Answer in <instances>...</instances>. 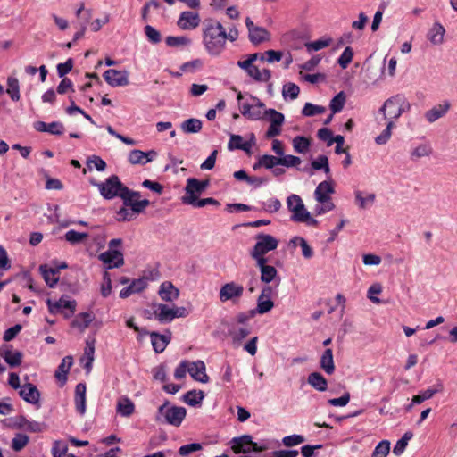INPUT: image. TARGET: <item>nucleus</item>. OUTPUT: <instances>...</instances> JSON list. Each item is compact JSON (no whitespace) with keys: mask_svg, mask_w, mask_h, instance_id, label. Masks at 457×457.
I'll return each instance as SVG.
<instances>
[{"mask_svg":"<svg viewBox=\"0 0 457 457\" xmlns=\"http://www.w3.org/2000/svg\"><path fill=\"white\" fill-rule=\"evenodd\" d=\"M293 147L296 153L304 154L310 147V141L303 136H297L293 139Z\"/></svg>","mask_w":457,"mask_h":457,"instance_id":"3c124183","label":"nucleus"},{"mask_svg":"<svg viewBox=\"0 0 457 457\" xmlns=\"http://www.w3.org/2000/svg\"><path fill=\"white\" fill-rule=\"evenodd\" d=\"M124 195H121L123 205L129 206L136 213H141L144 210L150 205V201L147 199L139 200L140 193L137 191L130 190L126 187L124 189Z\"/></svg>","mask_w":457,"mask_h":457,"instance_id":"423d86ee","label":"nucleus"},{"mask_svg":"<svg viewBox=\"0 0 457 457\" xmlns=\"http://www.w3.org/2000/svg\"><path fill=\"white\" fill-rule=\"evenodd\" d=\"M412 436H413L412 432H411V431L405 432L403 434V436H402V438H400L395 445V446L393 448L394 454H395L396 456L401 455L404 452V450L408 445V442L412 438Z\"/></svg>","mask_w":457,"mask_h":457,"instance_id":"49530a36","label":"nucleus"},{"mask_svg":"<svg viewBox=\"0 0 457 457\" xmlns=\"http://www.w3.org/2000/svg\"><path fill=\"white\" fill-rule=\"evenodd\" d=\"M375 199L376 195L373 193H370L366 196H363L361 191L355 192V201L361 209H366L372 205Z\"/></svg>","mask_w":457,"mask_h":457,"instance_id":"37998d69","label":"nucleus"},{"mask_svg":"<svg viewBox=\"0 0 457 457\" xmlns=\"http://www.w3.org/2000/svg\"><path fill=\"white\" fill-rule=\"evenodd\" d=\"M181 202L195 208H202L207 204L220 205V203L212 197L198 199V196H182Z\"/></svg>","mask_w":457,"mask_h":457,"instance_id":"7c9ffc66","label":"nucleus"},{"mask_svg":"<svg viewBox=\"0 0 457 457\" xmlns=\"http://www.w3.org/2000/svg\"><path fill=\"white\" fill-rule=\"evenodd\" d=\"M243 95L242 93L237 94V101L239 104V109L244 117L251 120H259L264 118V113L249 103H242Z\"/></svg>","mask_w":457,"mask_h":457,"instance_id":"f8f14e48","label":"nucleus"},{"mask_svg":"<svg viewBox=\"0 0 457 457\" xmlns=\"http://www.w3.org/2000/svg\"><path fill=\"white\" fill-rule=\"evenodd\" d=\"M353 57V51L350 46L345 48L339 56L337 62L341 68L345 69L351 63Z\"/></svg>","mask_w":457,"mask_h":457,"instance_id":"052dcab7","label":"nucleus"},{"mask_svg":"<svg viewBox=\"0 0 457 457\" xmlns=\"http://www.w3.org/2000/svg\"><path fill=\"white\" fill-rule=\"evenodd\" d=\"M73 363V359L71 356H65L61 364L58 366L56 371H55V378L62 381V383H65L67 380V374Z\"/></svg>","mask_w":457,"mask_h":457,"instance_id":"473e14b6","label":"nucleus"},{"mask_svg":"<svg viewBox=\"0 0 457 457\" xmlns=\"http://www.w3.org/2000/svg\"><path fill=\"white\" fill-rule=\"evenodd\" d=\"M331 38H320L315 41L305 43V47L309 53L316 52L328 46L331 43Z\"/></svg>","mask_w":457,"mask_h":457,"instance_id":"864d4df0","label":"nucleus"},{"mask_svg":"<svg viewBox=\"0 0 457 457\" xmlns=\"http://www.w3.org/2000/svg\"><path fill=\"white\" fill-rule=\"evenodd\" d=\"M75 404L78 412L84 414L86 411V385L79 383L75 388Z\"/></svg>","mask_w":457,"mask_h":457,"instance_id":"c756f323","label":"nucleus"},{"mask_svg":"<svg viewBox=\"0 0 457 457\" xmlns=\"http://www.w3.org/2000/svg\"><path fill=\"white\" fill-rule=\"evenodd\" d=\"M46 304L50 313L57 314L63 312L66 319L71 318L74 314L77 306L76 301L71 299L68 295H62L58 301L47 299Z\"/></svg>","mask_w":457,"mask_h":457,"instance_id":"39448f33","label":"nucleus"},{"mask_svg":"<svg viewBox=\"0 0 457 457\" xmlns=\"http://www.w3.org/2000/svg\"><path fill=\"white\" fill-rule=\"evenodd\" d=\"M129 206H123L117 212V220L120 221H130L134 219L136 212L133 209H129Z\"/></svg>","mask_w":457,"mask_h":457,"instance_id":"338daca9","label":"nucleus"},{"mask_svg":"<svg viewBox=\"0 0 457 457\" xmlns=\"http://www.w3.org/2000/svg\"><path fill=\"white\" fill-rule=\"evenodd\" d=\"M88 237V233L86 232H78L76 230L71 229L67 231L64 235V238L71 245H78L81 243L83 240Z\"/></svg>","mask_w":457,"mask_h":457,"instance_id":"09e8293b","label":"nucleus"},{"mask_svg":"<svg viewBox=\"0 0 457 457\" xmlns=\"http://www.w3.org/2000/svg\"><path fill=\"white\" fill-rule=\"evenodd\" d=\"M20 396L31 404H38L40 399V392L37 386L31 383H26L21 386Z\"/></svg>","mask_w":457,"mask_h":457,"instance_id":"a211bd4d","label":"nucleus"},{"mask_svg":"<svg viewBox=\"0 0 457 457\" xmlns=\"http://www.w3.org/2000/svg\"><path fill=\"white\" fill-rule=\"evenodd\" d=\"M187 372L193 379L201 383H208L209 376L205 372V364L203 361H188Z\"/></svg>","mask_w":457,"mask_h":457,"instance_id":"2eb2a0df","label":"nucleus"},{"mask_svg":"<svg viewBox=\"0 0 457 457\" xmlns=\"http://www.w3.org/2000/svg\"><path fill=\"white\" fill-rule=\"evenodd\" d=\"M151 343L155 353H162L170 341V335H162L158 332L149 333Z\"/></svg>","mask_w":457,"mask_h":457,"instance_id":"bb28decb","label":"nucleus"},{"mask_svg":"<svg viewBox=\"0 0 457 457\" xmlns=\"http://www.w3.org/2000/svg\"><path fill=\"white\" fill-rule=\"evenodd\" d=\"M144 30L149 42H151L152 44H158L161 42V33L155 28H154L151 25H146Z\"/></svg>","mask_w":457,"mask_h":457,"instance_id":"e2e57ef3","label":"nucleus"},{"mask_svg":"<svg viewBox=\"0 0 457 457\" xmlns=\"http://www.w3.org/2000/svg\"><path fill=\"white\" fill-rule=\"evenodd\" d=\"M432 154V148L428 144H421L412 149L411 159L417 161L419 158L429 156Z\"/></svg>","mask_w":457,"mask_h":457,"instance_id":"a18cd8bd","label":"nucleus"},{"mask_svg":"<svg viewBox=\"0 0 457 457\" xmlns=\"http://www.w3.org/2000/svg\"><path fill=\"white\" fill-rule=\"evenodd\" d=\"M445 29L439 22H435L429 29L427 37L429 42L435 46H439L444 42Z\"/></svg>","mask_w":457,"mask_h":457,"instance_id":"a878e982","label":"nucleus"},{"mask_svg":"<svg viewBox=\"0 0 457 457\" xmlns=\"http://www.w3.org/2000/svg\"><path fill=\"white\" fill-rule=\"evenodd\" d=\"M252 147V144L250 142H244L243 137L239 135H231L229 142L228 144V148L229 150L240 149L245 152H249Z\"/></svg>","mask_w":457,"mask_h":457,"instance_id":"4c0bfd02","label":"nucleus"},{"mask_svg":"<svg viewBox=\"0 0 457 457\" xmlns=\"http://www.w3.org/2000/svg\"><path fill=\"white\" fill-rule=\"evenodd\" d=\"M335 190L330 181L325 180L320 182L314 191V199L318 203L332 202L331 195Z\"/></svg>","mask_w":457,"mask_h":457,"instance_id":"f3484780","label":"nucleus"},{"mask_svg":"<svg viewBox=\"0 0 457 457\" xmlns=\"http://www.w3.org/2000/svg\"><path fill=\"white\" fill-rule=\"evenodd\" d=\"M94 320V315L91 312L79 313L73 320L71 325L84 331Z\"/></svg>","mask_w":457,"mask_h":457,"instance_id":"c9c22d12","label":"nucleus"},{"mask_svg":"<svg viewBox=\"0 0 457 457\" xmlns=\"http://www.w3.org/2000/svg\"><path fill=\"white\" fill-rule=\"evenodd\" d=\"M273 307L274 303L271 299H262L260 296H258L256 308L253 309V311L255 314H264L269 312Z\"/></svg>","mask_w":457,"mask_h":457,"instance_id":"8fccbe9b","label":"nucleus"},{"mask_svg":"<svg viewBox=\"0 0 457 457\" xmlns=\"http://www.w3.org/2000/svg\"><path fill=\"white\" fill-rule=\"evenodd\" d=\"M260 279L262 283L270 284L274 283L275 287H278L281 278L278 274V270L275 267L270 266L260 271Z\"/></svg>","mask_w":457,"mask_h":457,"instance_id":"c85d7f7f","label":"nucleus"},{"mask_svg":"<svg viewBox=\"0 0 457 457\" xmlns=\"http://www.w3.org/2000/svg\"><path fill=\"white\" fill-rule=\"evenodd\" d=\"M7 94L10 96L12 101L20 100V85L18 79L14 77H9L7 79Z\"/></svg>","mask_w":457,"mask_h":457,"instance_id":"a19ab883","label":"nucleus"},{"mask_svg":"<svg viewBox=\"0 0 457 457\" xmlns=\"http://www.w3.org/2000/svg\"><path fill=\"white\" fill-rule=\"evenodd\" d=\"M135 410V406L133 402L125 397L120 399L117 403V412L120 413L123 417L130 416Z\"/></svg>","mask_w":457,"mask_h":457,"instance_id":"ea45409f","label":"nucleus"},{"mask_svg":"<svg viewBox=\"0 0 457 457\" xmlns=\"http://www.w3.org/2000/svg\"><path fill=\"white\" fill-rule=\"evenodd\" d=\"M67 450L68 445L66 442L62 440H56L54 442L51 451L53 457H62L66 454Z\"/></svg>","mask_w":457,"mask_h":457,"instance_id":"680f3d73","label":"nucleus"},{"mask_svg":"<svg viewBox=\"0 0 457 457\" xmlns=\"http://www.w3.org/2000/svg\"><path fill=\"white\" fill-rule=\"evenodd\" d=\"M287 206L288 211L292 212L291 220L299 222L303 220V217H308V211L298 195H290L287 199Z\"/></svg>","mask_w":457,"mask_h":457,"instance_id":"1a4fd4ad","label":"nucleus"},{"mask_svg":"<svg viewBox=\"0 0 457 457\" xmlns=\"http://www.w3.org/2000/svg\"><path fill=\"white\" fill-rule=\"evenodd\" d=\"M104 79L112 87L129 85V73L127 71L109 69L104 73Z\"/></svg>","mask_w":457,"mask_h":457,"instance_id":"9d476101","label":"nucleus"},{"mask_svg":"<svg viewBox=\"0 0 457 457\" xmlns=\"http://www.w3.org/2000/svg\"><path fill=\"white\" fill-rule=\"evenodd\" d=\"M28 443H29V436L25 434L19 433L13 437V439L12 441V448L14 451L19 452L21 449H23L27 445Z\"/></svg>","mask_w":457,"mask_h":457,"instance_id":"bf43d9fd","label":"nucleus"},{"mask_svg":"<svg viewBox=\"0 0 457 457\" xmlns=\"http://www.w3.org/2000/svg\"><path fill=\"white\" fill-rule=\"evenodd\" d=\"M300 93V87L292 82L286 83L282 88V96L284 99L290 98V100H295L297 98Z\"/></svg>","mask_w":457,"mask_h":457,"instance_id":"de8ad7c7","label":"nucleus"},{"mask_svg":"<svg viewBox=\"0 0 457 457\" xmlns=\"http://www.w3.org/2000/svg\"><path fill=\"white\" fill-rule=\"evenodd\" d=\"M202 449V445L199 443H191L187 445H184L179 448V454L182 457H187L191 453L200 451Z\"/></svg>","mask_w":457,"mask_h":457,"instance_id":"0e129e2a","label":"nucleus"},{"mask_svg":"<svg viewBox=\"0 0 457 457\" xmlns=\"http://www.w3.org/2000/svg\"><path fill=\"white\" fill-rule=\"evenodd\" d=\"M227 33L220 22L209 23L204 31V44L211 55H219L225 48Z\"/></svg>","mask_w":457,"mask_h":457,"instance_id":"f03ea898","label":"nucleus"},{"mask_svg":"<svg viewBox=\"0 0 457 457\" xmlns=\"http://www.w3.org/2000/svg\"><path fill=\"white\" fill-rule=\"evenodd\" d=\"M187 415V409L182 406H176L166 400L157 409L154 420L159 424L179 427Z\"/></svg>","mask_w":457,"mask_h":457,"instance_id":"7ed1b4c3","label":"nucleus"},{"mask_svg":"<svg viewBox=\"0 0 457 457\" xmlns=\"http://www.w3.org/2000/svg\"><path fill=\"white\" fill-rule=\"evenodd\" d=\"M154 314L161 323L171 322L173 319V308L167 304L158 303L154 305Z\"/></svg>","mask_w":457,"mask_h":457,"instance_id":"393cba45","label":"nucleus"},{"mask_svg":"<svg viewBox=\"0 0 457 457\" xmlns=\"http://www.w3.org/2000/svg\"><path fill=\"white\" fill-rule=\"evenodd\" d=\"M264 118H267L269 120V121L270 122V126H276L280 128L285 121L284 114L271 108L265 110Z\"/></svg>","mask_w":457,"mask_h":457,"instance_id":"58836bf2","label":"nucleus"},{"mask_svg":"<svg viewBox=\"0 0 457 457\" xmlns=\"http://www.w3.org/2000/svg\"><path fill=\"white\" fill-rule=\"evenodd\" d=\"M180 127L185 133H198L202 129V121L198 119L190 118L183 121Z\"/></svg>","mask_w":457,"mask_h":457,"instance_id":"79ce46f5","label":"nucleus"},{"mask_svg":"<svg viewBox=\"0 0 457 457\" xmlns=\"http://www.w3.org/2000/svg\"><path fill=\"white\" fill-rule=\"evenodd\" d=\"M210 185L209 179L198 180L195 178H188L185 187L186 195L184 196H198Z\"/></svg>","mask_w":457,"mask_h":457,"instance_id":"4468645a","label":"nucleus"},{"mask_svg":"<svg viewBox=\"0 0 457 457\" xmlns=\"http://www.w3.org/2000/svg\"><path fill=\"white\" fill-rule=\"evenodd\" d=\"M411 109V104L403 95L397 94L386 100L383 105L378 110V114L381 119L378 120L379 124L381 120H387L386 126L384 130L375 137V142L378 145H385L391 137L392 129L395 127V120H397L401 115Z\"/></svg>","mask_w":457,"mask_h":457,"instance_id":"f257e3e1","label":"nucleus"},{"mask_svg":"<svg viewBox=\"0 0 457 457\" xmlns=\"http://www.w3.org/2000/svg\"><path fill=\"white\" fill-rule=\"evenodd\" d=\"M313 170H323L326 174H329L330 168L328 164V158L326 155H319L316 160L312 162Z\"/></svg>","mask_w":457,"mask_h":457,"instance_id":"5fc2aeb1","label":"nucleus"},{"mask_svg":"<svg viewBox=\"0 0 457 457\" xmlns=\"http://www.w3.org/2000/svg\"><path fill=\"white\" fill-rule=\"evenodd\" d=\"M39 271L49 287H54L59 281L58 269L49 267L47 264L39 266Z\"/></svg>","mask_w":457,"mask_h":457,"instance_id":"5701e85b","label":"nucleus"},{"mask_svg":"<svg viewBox=\"0 0 457 457\" xmlns=\"http://www.w3.org/2000/svg\"><path fill=\"white\" fill-rule=\"evenodd\" d=\"M158 294L160 297L165 302H173L178 299L179 291L176 288L171 282L165 281L160 286Z\"/></svg>","mask_w":457,"mask_h":457,"instance_id":"4be33fe9","label":"nucleus"},{"mask_svg":"<svg viewBox=\"0 0 457 457\" xmlns=\"http://www.w3.org/2000/svg\"><path fill=\"white\" fill-rule=\"evenodd\" d=\"M231 449L235 453H249L253 452V441L250 435H243L230 440Z\"/></svg>","mask_w":457,"mask_h":457,"instance_id":"9b49d317","label":"nucleus"},{"mask_svg":"<svg viewBox=\"0 0 457 457\" xmlns=\"http://www.w3.org/2000/svg\"><path fill=\"white\" fill-rule=\"evenodd\" d=\"M305 441V438L302 435H290L282 438V444L287 447H292L298 445Z\"/></svg>","mask_w":457,"mask_h":457,"instance_id":"69168bd1","label":"nucleus"},{"mask_svg":"<svg viewBox=\"0 0 457 457\" xmlns=\"http://www.w3.org/2000/svg\"><path fill=\"white\" fill-rule=\"evenodd\" d=\"M0 354L10 367H18L21 363L22 353L20 351L12 352L11 345L3 348Z\"/></svg>","mask_w":457,"mask_h":457,"instance_id":"b1692460","label":"nucleus"},{"mask_svg":"<svg viewBox=\"0 0 457 457\" xmlns=\"http://www.w3.org/2000/svg\"><path fill=\"white\" fill-rule=\"evenodd\" d=\"M251 330L247 326H243L240 328H236L231 326L228 328V336L231 337L232 344L235 346H239L242 341L250 334Z\"/></svg>","mask_w":457,"mask_h":457,"instance_id":"cd10ccee","label":"nucleus"},{"mask_svg":"<svg viewBox=\"0 0 457 457\" xmlns=\"http://www.w3.org/2000/svg\"><path fill=\"white\" fill-rule=\"evenodd\" d=\"M99 259L106 265V269L119 268L124 263L123 254L118 250L102 253Z\"/></svg>","mask_w":457,"mask_h":457,"instance_id":"ddd939ff","label":"nucleus"},{"mask_svg":"<svg viewBox=\"0 0 457 457\" xmlns=\"http://www.w3.org/2000/svg\"><path fill=\"white\" fill-rule=\"evenodd\" d=\"M437 386V388H428L424 391H421L419 395L413 396L412 403L420 404L424 401L430 399L435 394L442 390L441 384H439Z\"/></svg>","mask_w":457,"mask_h":457,"instance_id":"c03bdc74","label":"nucleus"},{"mask_svg":"<svg viewBox=\"0 0 457 457\" xmlns=\"http://www.w3.org/2000/svg\"><path fill=\"white\" fill-rule=\"evenodd\" d=\"M326 108L320 105H315L312 103H306L302 110V113L304 116L311 117L317 114L323 113Z\"/></svg>","mask_w":457,"mask_h":457,"instance_id":"13d9d810","label":"nucleus"},{"mask_svg":"<svg viewBox=\"0 0 457 457\" xmlns=\"http://www.w3.org/2000/svg\"><path fill=\"white\" fill-rule=\"evenodd\" d=\"M345 102V95L343 91L336 95L330 101L329 108L333 113H337L342 111Z\"/></svg>","mask_w":457,"mask_h":457,"instance_id":"603ef678","label":"nucleus"},{"mask_svg":"<svg viewBox=\"0 0 457 457\" xmlns=\"http://www.w3.org/2000/svg\"><path fill=\"white\" fill-rule=\"evenodd\" d=\"M87 164L90 170L92 169L91 165L93 164L97 171H104L106 168V162L97 155L88 157Z\"/></svg>","mask_w":457,"mask_h":457,"instance_id":"774afa93","label":"nucleus"},{"mask_svg":"<svg viewBox=\"0 0 457 457\" xmlns=\"http://www.w3.org/2000/svg\"><path fill=\"white\" fill-rule=\"evenodd\" d=\"M256 240L251 252L260 255H265L269 252L275 250L278 245V240L269 234L260 233L256 236Z\"/></svg>","mask_w":457,"mask_h":457,"instance_id":"0eeeda50","label":"nucleus"},{"mask_svg":"<svg viewBox=\"0 0 457 457\" xmlns=\"http://www.w3.org/2000/svg\"><path fill=\"white\" fill-rule=\"evenodd\" d=\"M97 187L100 195L106 200H112L115 197L124 195L126 186L123 185L117 175H112L104 182H92Z\"/></svg>","mask_w":457,"mask_h":457,"instance_id":"20e7f679","label":"nucleus"},{"mask_svg":"<svg viewBox=\"0 0 457 457\" xmlns=\"http://www.w3.org/2000/svg\"><path fill=\"white\" fill-rule=\"evenodd\" d=\"M320 366L328 375H331L335 371L333 352L330 348L323 352L320 360Z\"/></svg>","mask_w":457,"mask_h":457,"instance_id":"2f4dec72","label":"nucleus"},{"mask_svg":"<svg viewBox=\"0 0 457 457\" xmlns=\"http://www.w3.org/2000/svg\"><path fill=\"white\" fill-rule=\"evenodd\" d=\"M243 294L244 287L232 281L224 284L220 287L219 298L222 303H226L228 301L236 303L242 297Z\"/></svg>","mask_w":457,"mask_h":457,"instance_id":"6e6552de","label":"nucleus"},{"mask_svg":"<svg viewBox=\"0 0 457 457\" xmlns=\"http://www.w3.org/2000/svg\"><path fill=\"white\" fill-rule=\"evenodd\" d=\"M34 129L39 132H47L51 135H62L64 133V126L60 121H53L51 123H46L44 121H36L34 123Z\"/></svg>","mask_w":457,"mask_h":457,"instance_id":"412c9836","label":"nucleus"},{"mask_svg":"<svg viewBox=\"0 0 457 457\" xmlns=\"http://www.w3.org/2000/svg\"><path fill=\"white\" fill-rule=\"evenodd\" d=\"M200 23L199 14L192 12H183L180 13L177 25L184 30L194 29Z\"/></svg>","mask_w":457,"mask_h":457,"instance_id":"dca6fc26","label":"nucleus"},{"mask_svg":"<svg viewBox=\"0 0 457 457\" xmlns=\"http://www.w3.org/2000/svg\"><path fill=\"white\" fill-rule=\"evenodd\" d=\"M389 451L390 442L387 440H382L377 445V446L373 450L371 457H386Z\"/></svg>","mask_w":457,"mask_h":457,"instance_id":"4d7b16f0","label":"nucleus"},{"mask_svg":"<svg viewBox=\"0 0 457 457\" xmlns=\"http://www.w3.org/2000/svg\"><path fill=\"white\" fill-rule=\"evenodd\" d=\"M157 155L154 150L148 152H143L141 150L134 149L129 154V162L131 164H142L145 165L153 161L154 157Z\"/></svg>","mask_w":457,"mask_h":457,"instance_id":"6ab92c4d","label":"nucleus"},{"mask_svg":"<svg viewBox=\"0 0 457 457\" xmlns=\"http://www.w3.org/2000/svg\"><path fill=\"white\" fill-rule=\"evenodd\" d=\"M450 102L445 100L442 104L435 105L433 108L427 111L425 113V118L429 123H433L440 118L444 117L450 110Z\"/></svg>","mask_w":457,"mask_h":457,"instance_id":"aec40b11","label":"nucleus"},{"mask_svg":"<svg viewBox=\"0 0 457 457\" xmlns=\"http://www.w3.org/2000/svg\"><path fill=\"white\" fill-rule=\"evenodd\" d=\"M250 41L253 45H259L270 39V33L263 27L257 26L253 30L248 34Z\"/></svg>","mask_w":457,"mask_h":457,"instance_id":"f704fd0d","label":"nucleus"},{"mask_svg":"<svg viewBox=\"0 0 457 457\" xmlns=\"http://www.w3.org/2000/svg\"><path fill=\"white\" fill-rule=\"evenodd\" d=\"M204 397V395L203 391L190 390L187 391L185 395H183L182 400L187 404L195 407L202 403Z\"/></svg>","mask_w":457,"mask_h":457,"instance_id":"e433bc0d","label":"nucleus"},{"mask_svg":"<svg viewBox=\"0 0 457 457\" xmlns=\"http://www.w3.org/2000/svg\"><path fill=\"white\" fill-rule=\"evenodd\" d=\"M308 383L320 392L327 390V379L319 372H312L308 377Z\"/></svg>","mask_w":457,"mask_h":457,"instance_id":"72a5a7b5","label":"nucleus"},{"mask_svg":"<svg viewBox=\"0 0 457 457\" xmlns=\"http://www.w3.org/2000/svg\"><path fill=\"white\" fill-rule=\"evenodd\" d=\"M165 42H166L167 46H169L170 47H178L180 46L190 45L191 39L185 36H181V37L169 36L166 37Z\"/></svg>","mask_w":457,"mask_h":457,"instance_id":"6e6d98bb","label":"nucleus"}]
</instances>
